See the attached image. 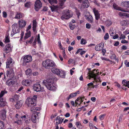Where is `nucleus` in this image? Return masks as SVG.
Listing matches in <instances>:
<instances>
[{"label":"nucleus","mask_w":129,"mask_h":129,"mask_svg":"<svg viewBox=\"0 0 129 129\" xmlns=\"http://www.w3.org/2000/svg\"><path fill=\"white\" fill-rule=\"evenodd\" d=\"M54 82V80L53 79L50 78L44 80L43 83L48 89L51 90H54L56 89V88L55 86Z\"/></svg>","instance_id":"obj_1"},{"label":"nucleus","mask_w":129,"mask_h":129,"mask_svg":"<svg viewBox=\"0 0 129 129\" xmlns=\"http://www.w3.org/2000/svg\"><path fill=\"white\" fill-rule=\"evenodd\" d=\"M42 63L43 66L47 69H50L51 67L56 66V64L54 62L49 59H47L44 61Z\"/></svg>","instance_id":"obj_2"},{"label":"nucleus","mask_w":129,"mask_h":129,"mask_svg":"<svg viewBox=\"0 0 129 129\" xmlns=\"http://www.w3.org/2000/svg\"><path fill=\"white\" fill-rule=\"evenodd\" d=\"M73 15L72 13L69 10H66L63 11L61 18L62 20L68 19L72 17Z\"/></svg>","instance_id":"obj_3"},{"label":"nucleus","mask_w":129,"mask_h":129,"mask_svg":"<svg viewBox=\"0 0 129 129\" xmlns=\"http://www.w3.org/2000/svg\"><path fill=\"white\" fill-rule=\"evenodd\" d=\"M12 29L11 32V36L12 37L15 34L18 33L20 32V30L19 29V28L17 26L16 24H14L12 26Z\"/></svg>","instance_id":"obj_4"},{"label":"nucleus","mask_w":129,"mask_h":129,"mask_svg":"<svg viewBox=\"0 0 129 129\" xmlns=\"http://www.w3.org/2000/svg\"><path fill=\"white\" fill-rule=\"evenodd\" d=\"M95 71V69L93 70L92 71H90V72L88 73L89 74V76L90 78H93L94 80H96V79L98 76V75H99V70H96V73H95L94 71Z\"/></svg>","instance_id":"obj_5"},{"label":"nucleus","mask_w":129,"mask_h":129,"mask_svg":"<svg viewBox=\"0 0 129 129\" xmlns=\"http://www.w3.org/2000/svg\"><path fill=\"white\" fill-rule=\"evenodd\" d=\"M35 102L34 101L33 99L31 98H27L26 101V103L27 106L29 107H32L36 106Z\"/></svg>","instance_id":"obj_6"},{"label":"nucleus","mask_w":129,"mask_h":129,"mask_svg":"<svg viewBox=\"0 0 129 129\" xmlns=\"http://www.w3.org/2000/svg\"><path fill=\"white\" fill-rule=\"evenodd\" d=\"M32 60V57L30 55H28L24 56L23 58V65H25L27 63L30 62Z\"/></svg>","instance_id":"obj_7"},{"label":"nucleus","mask_w":129,"mask_h":129,"mask_svg":"<svg viewBox=\"0 0 129 129\" xmlns=\"http://www.w3.org/2000/svg\"><path fill=\"white\" fill-rule=\"evenodd\" d=\"M33 88L34 91L37 92L43 91L44 89L43 87H41L40 84L39 83H36L34 85Z\"/></svg>","instance_id":"obj_8"},{"label":"nucleus","mask_w":129,"mask_h":129,"mask_svg":"<svg viewBox=\"0 0 129 129\" xmlns=\"http://www.w3.org/2000/svg\"><path fill=\"white\" fill-rule=\"evenodd\" d=\"M34 6L36 11H38L42 7V4L40 1L37 0L35 2Z\"/></svg>","instance_id":"obj_9"},{"label":"nucleus","mask_w":129,"mask_h":129,"mask_svg":"<svg viewBox=\"0 0 129 129\" xmlns=\"http://www.w3.org/2000/svg\"><path fill=\"white\" fill-rule=\"evenodd\" d=\"M6 111L4 109H3L0 111V117L3 120H5L6 118Z\"/></svg>","instance_id":"obj_10"},{"label":"nucleus","mask_w":129,"mask_h":129,"mask_svg":"<svg viewBox=\"0 0 129 129\" xmlns=\"http://www.w3.org/2000/svg\"><path fill=\"white\" fill-rule=\"evenodd\" d=\"M20 117L19 116L18 114H16L14 120H16L14 121V123H16L18 125H20L21 124V121L20 120Z\"/></svg>","instance_id":"obj_11"},{"label":"nucleus","mask_w":129,"mask_h":129,"mask_svg":"<svg viewBox=\"0 0 129 129\" xmlns=\"http://www.w3.org/2000/svg\"><path fill=\"white\" fill-rule=\"evenodd\" d=\"M89 5V2L88 0H85L81 6V9L83 10L85 8H88Z\"/></svg>","instance_id":"obj_12"},{"label":"nucleus","mask_w":129,"mask_h":129,"mask_svg":"<svg viewBox=\"0 0 129 129\" xmlns=\"http://www.w3.org/2000/svg\"><path fill=\"white\" fill-rule=\"evenodd\" d=\"M13 59L11 58H9L7 60L6 62L7 68H10V66H12L13 64Z\"/></svg>","instance_id":"obj_13"},{"label":"nucleus","mask_w":129,"mask_h":129,"mask_svg":"<svg viewBox=\"0 0 129 129\" xmlns=\"http://www.w3.org/2000/svg\"><path fill=\"white\" fill-rule=\"evenodd\" d=\"M104 47V43H101L96 45L95 47V49L97 51H100L103 49Z\"/></svg>","instance_id":"obj_14"},{"label":"nucleus","mask_w":129,"mask_h":129,"mask_svg":"<svg viewBox=\"0 0 129 129\" xmlns=\"http://www.w3.org/2000/svg\"><path fill=\"white\" fill-rule=\"evenodd\" d=\"M14 72L12 69H10L9 70H8L7 71L6 75L7 77H13L14 75Z\"/></svg>","instance_id":"obj_15"},{"label":"nucleus","mask_w":129,"mask_h":129,"mask_svg":"<svg viewBox=\"0 0 129 129\" xmlns=\"http://www.w3.org/2000/svg\"><path fill=\"white\" fill-rule=\"evenodd\" d=\"M113 7L114 8L117 10H120L123 12H129V11H127L124 10V9H123L122 8L119 7H118V6L115 3H114L113 4Z\"/></svg>","instance_id":"obj_16"},{"label":"nucleus","mask_w":129,"mask_h":129,"mask_svg":"<svg viewBox=\"0 0 129 129\" xmlns=\"http://www.w3.org/2000/svg\"><path fill=\"white\" fill-rule=\"evenodd\" d=\"M18 23L19 26L21 27H25L26 24V21L22 19L19 20Z\"/></svg>","instance_id":"obj_17"},{"label":"nucleus","mask_w":129,"mask_h":129,"mask_svg":"<svg viewBox=\"0 0 129 129\" xmlns=\"http://www.w3.org/2000/svg\"><path fill=\"white\" fill-rule=\"evenodd\" d=\"M11 50V45L10 44L7 45L4 48V51L6 53L9 52Z\"/></svg>","instance_id":"obj_18"},{"label":"nucleus","mask_w":129,"mask_h":129,"mask_svg":"<svg viewBox=\"0 0 129 129\" xmlns=\"http://www.w3.org/2000/svg\"><path fill=\"white\" fill-rule=\"evenodd\" d=\"M93 11L95 16V19L98 20L100 18V14L98 11L95 8L93 9Z\"/></svg>","instance_id":"obj_19"},{"label":"nucleus","mask_w":129,"mask_h":129,"mask_svg":"<svg viewBox=\"0 0 129 129\" xmlns=\"http://www.w3.org/2000/svg\"><path fill=\"white\" fill-rule=\"evenodd\" d=\"M40 114L39 113H33L32 116L31 120L33 122L36 123L37 122V116Z\"/></svg>","instance_id":"obj_20"},{"label":"nucleus","mask_w":129,"mask_h":129,"mask_svg":"<svg viewBox=\"0 0 129 129\" xmlns=\"http://www.w3.org/2000/svg\"><path fill=\"white\" fill-rule=\"evenodd\" d=\"M22 103L23 101L21 100L17 101L15 105L16 108L17 109L20 108L21 107Z\"/></svg>","instance_id":"obj_21"},{"label":"nucleus","mask_w":129,"mask_h":129,"mask_svg":"<svg viewBox=\"0 0 129 129\" xmlns=\"http://www.w3.org/2000/svg\"><path fill=\"white\" fill-rule=\"evenodd\" d=\"M79 91H77L75 93H71L67 98V100L68 101L70 99L75 96L77 94H79Z\"/></svg>","instance_id":"obj_22"},{"label":"nucleus","mask_w":129,"mask_h":129,"mask_svg":"<svg viewBox=\"0 0 129 129\" xmlns=\"http://www.w3.org/2000/svg\"><path fill=\"white\" fill-rule=\"evenodd\" d=\"M52 72L54 74H55L58 75L61 72V70H59L56 68H53L51 70Z\"/></svg>","instance_id":"obj_23"},{"label":"nucleus","mask_w":129,"mask_h":129,"mask_svg":"<svg viewBox=\"0 0 129 129\" xmlns=\"http://www.w3.org/2000/svg\"><path fill=\"white\" fill-rule=\"evenodd\" d=\"M15 83L14 81L13 80H12L11 79H9L6 81V85L8 86H11L13 85Z\"/></svg>","instance_id":"obj_24"},{"label":"nucleus","mask_w":129,"mask_h":129,"mask_svg":"<svg viewBox=\"0 0 129 129\" xmlns=\"http://www.w3.org/2000/svg\"><path fill=\"white\" fill-rule=\"evenodd\" d=\"M7 102L6 101L4 100L3 98H1L0 99V107H3L6 105Z\"/></svg>","instance_id":"obj_25"},{"label":"nucleus","mask_w":129,"mask_h":129,"mask_svg":"<svg viewBox=\"0 0 129 129\" xmlns=\"http://www.w3.org/2000/svg\"><path fill=\"white\" fill-rule=\"evenodd\" d=\"M85 18L88 21L91 23H92L93 22V18L91 15H89L88 16H85Z\"/></svg>","instance_id":"obj_26"},{"label":"nucleus","mask_w":129,"mask_h":129,"mask_svg":"<svg viewBox=\"0 0 129 129\" xmlns=\"http://www.w3.org/2000/svg\"><path fill=\"white\" fill-rule=\"evenodd\" d=\"M31 81L29 80H23L22 82V84L23 85L26 86H29Z\"/></svg>","instance_id":"obj_27"},{"label":"nucleus","mask_w":129,"mask_h":129,"mask_svg":"<svg viewBox=\"0 0 129 129\" xmlns=\"http://www.w3.org/2000/svg\"><path fill=\"white\" fill-rule=\"evenodd\" d=\"M121 4L123 7L127 8H129V1H123L122 2Z\"/></svg>","instance_id":"obj_28"},{"label":"nucleus","mask_w":129,"mask_h":129,"mask_svg":"<svg viewBox=\"0 0 129 129\" xmlns=\"http://www.w3.org/2000/svg\"><path fill=\"white\" fill-rule=\"evenodd\" d=\"M56 120L57 121L56 122L57 124H58L62 123L63 121V119L61 117L58 116L56 118Z\"/></svg>","instance_id":"obj_29"},{"label":"nucleus","mask_w":129,"mask_h":129,"mask_svg":"<svg viewBox=\"0 0 129 129\" xmlns=\"http://www.w3.org/2000/svg\"><path fill=\"white\" fill-rule=\"evenodd\" d=\"M122 83L123 85L129 88V81H127L126 80H123L122 81Z\"/></svg>","instance_id":"obj_30"},{"label":"nucleus","mask_w":129,"mask_h":129,"mask_svg":"<svg viewBox=\"0 0 129 129\" xmlns=\"http://www.w3.org/2000/svg\"><path fill=\"white\" fill-rule=\"evenodd\" d=\"M51 11L53 12L56 11L58 9V6H50Z\"/></svg>","instance_id":"obj_31"},{"label":"nucleus","mask_w":129,"mask_h":129,"mask_svg":"<svg viewBox=\"0 0 129 129\" xmlns=\"http://www.w3.org/2000/svg\"><path fill=\"white\" fill-rule=\"evenodd\" d=\"M33 31L35 32L36 30V28L37 26V23L36 20H34L33 22Z\"/></svg>","instance_id":"obj_32"},{"label":"nucleus","mask_w":129,"mask_h":129,"mask_svg":"<svg viewBox=\"0 0 129 129\" xmlns=\"http://www.w3.org/2000/svg\"><path fill=\"white\" fill-rule=\"evenodd\" d=\"M22 17V15L21 13H17L16 15L15 18V19H20Z\"/></svg>","instance_id":"obj_33"},{"label":"nucleus","mask_w":129,"mask_h":129,"mask_svg":"<svg viewBox=\"0 0 129 129\" xmlns=\"http://www.w3.org/2000/svg\"><path fill=\"white\" fill-rule=\"evenodd\" d=\"M61 72L58 75V76H60V77L62 78H64L65 76V73L64 72L62 71V70L61 71Z\"/></svg>","instance_id":"obj_34"},{"label":"nucleus","mask_w":129,"mask_h":129,"mask_svg":"<svg viewBox=\"0 0 129 129\" xmlns=\"http://www.w3.org/2000/svg\"><path fill=\"white\" fill-rule=\"evenodd\" d=\"M110 58L111 59H114L117 62H118V60L117 58H116V55L115 54H112V55L110 56Z\"/></svg>","instance_id":"obj_35"},{"label":"nucleus","mask_w":129,"mask_h":129,"mask_svg":"<svg viewBox=\"0 0 129 129\" xmlns=\"http://www.w3.org/2000/svg\"><path fill=\"white\" fill-rule=\"evenodd\" d=\"M84 98L85 97L84 96L81 97L80 98H78L75 101V103L76 104V106L78 104V103L77 102V101H79L80 100H82H82H83V99H84Z\"/></svg>","instance_id":"obj_36"},{"label":"nucleus","mask_w":129,"mask_h":129,"mask_svg":"<svg viewBox=\"0 0 129 129\" xmlns=\"http://www.w3.org/2000/svg\"><path fill=\"white\" fill-rule=\"evenodd\" d=\"M51 4H56L57 3V0H47Z\"/></svg>","instance_id":"obj_37"},{"label":"nucleus","mask_w":129,"mask_h":129,"mask_svg":"<svg viewBox=\"0 0 129 129\" xmlns=\"http://www.w3.org/2000/svg\"><path fill=\"white\" fill-rule=\"evenodd\" d=\"M31 54L33 55H35L37 54H38V52L35 49L32 50L31 52Z\"/></svg>","instance_id":"obj_38"},{"label":"nucleus","mask_w":129,"mask_h":129,"mask_svg":"<svg viewBox=\"0 0 129 129\" xmlns=\"http://www.w3.org/2000/svg\"><path fill=\"white\" fill-rule=\"evenodd\" d=\"M30 36V32L29 31V32L26 34L24 38V40H26L28 37Z\"/></svg>","instance_id":"obj_39"},{"label":"nucleus","mask_w":129,"mask_h":129,"mask_svg":"<svg viewBox=\"0 0 129 129\" xmlns=\"http://www.w3.org/2000/svg\"><path fill=\"white\" fill-rule=\"evenodd\" d=\"M120 24L122 26H126L127 24V22L126 20H123L120 22Z\"/></svg>","instance_id":"obj_40"},{"label":"nucleus","mask_w":129,"mask_h":129,"mask_svg":"<svg viewBox=\"0 0 129 129\" xmlns=\"http://www.w3.org/2000/svg\"><path fill=\"white\" fill-rule=\"evenodd\" d=\"M31 70L29 68L28 69L25 71V73L26 75H30L31 73Z\"/></svg>","instance_id":"obj_41"},{"label":"nucleus","mask_w":129,"mask_h":129,"mask_svg":"<svg viewBox=\"0 0 129 129\" xmlns=\"http://www.w3.org/2000/svg\"><path fill=\"white\" fill-rule=\"evenodd\" d=\"M105 24L107 26H109L111 24L112 22L110 20H108L106 21Z\"/></svg>","instance_id":"obj_42"},{"label":"nucleus","mask_w":129,"mask_h":129,"mask_svg":"<svg viewBox=\"0 0 129 129\" xmlns=\"http://www.w3.org/2000/svg\"><path fill=\"white\" fill-rule=\"evenodd\" d=\"M31 4L30 2H27L25 4L24 6L25 7L28 8L30 7Z\"/></svg>","instance_id":"obj_43"},{"label":"nucleus","mask_w":129,"mask_h":129,"mask_svg":"<svg viewBox=\"0 0 129 129\" xmlns=\"http://www.w3.org/2000/svg\"><path fill=\"white\" fill-rule=\"evenodd\" d=\"M87 43L86 40L83 39H82L80 43L82 45H85Z\"/></svg>","instance_id":"obj_44"},{"label":"nucleus","mask_w":129,"mask_h":129,"mask_svg":"<svg viewBox=\"0 0 129 129\" xmlns=\"http://www.w3.org/2000/svg\"><path fill=\"white\" fill-rule=\"evenodd\" d=\"M7 92L6 91H2L0 93V98H2V97L3 96L5 93H6Z\"/></svg>","instance_id":"obj_45"},{"label":"nucleus","mask_w":129,"mask_h":129,"mask_svg":"<svg viewBox=\"0 0 129 129\" xmlns=\"http://www.w3.org/2000/svg\"><path fill=\"white\" fill-rule=\"evenodd\" d=\"M5 42L6 43H8L10 42V40L9 39V36H7L5 39Z\"/></svg>","instance_id":"obj_46"},{"label":"nucleus","mask_w":129,"mask_h":129,"mask_svg":"<svg viewBox=\"0 0 129 129\" xmlns=\"http://www.w3.org/2000/svg\"><path fill=\"white\" fill-rule=\"evenodd\" d=\"M4 125V122L0 120V129H2Z\"/></svg>","instance_id":"obj_47"},{"label":"nucleus","mask_w":129,"mask_h":129,"mask_svg":"<svg viewBox=\"0 0 129 129\" xmlns=\"http://www.w3.org/2000/svg\"><path fill=\"white\" fill-rule=\"evenodd\" d=\"M60 2V5L61 6H63L64 2L66 1V0H59Z\"/></svg>","instance_id":"obj_48"},{"label":"nucleus","mask_w":129,"mask_h":129,"mask_svg":"<svg viewBox=\"0 0 129 129\" xmlns=\"http://www.w3.org/2000/svg\"><path fill=\"white\" fill-rule=\"evenodd\" d=\"M109 37V34L108 33H106L104 36V38L105 40H107Z\"/></svg>","instance_id":"obj_49"},{"label":"nucleus","mask_w":129,"mask_h":129,"mask_svg":"<svg viewBox=\"0 0 129 129\" xmlns=\"http://www.w3.org/2000/svg\"><path fill=\"white\" fill-rule=\"evenodd\" d=\"M33 39H34L33 37H32L31 38V39H30V40L27 41L26 42V43H27V44L28 43H32V41L33 40Z\"/></svg>","instance_id":"obj_50"},{"label":"nucleus","mask_w":129,"mask_h":129,"mask_svg":"<svg viewBox=\"0 0 129 129\" xmlns=\"http://www.w3.org/2000/svg\"><path fill=\"white\" fill-rule=\"evenodd\" d=\"M70 28L72 30H73L75 28V26L74 25H73V24H70Z\"/></svg>","instance_id":"obj_51"},{"label":"nucleus","mask_w":129,"mask_h":129,"mask_svg":"<svg viewBox=\"0 0 129 129\" xmlns=\"http://www.w3.org/2000/svg\"><path fill=\"white\" fill-rule=\"evenodd\" d=\"M93 3L97 5V6L98 7L100 6V4L96 0H95L94 2Z\"/></svg>","instance_id":"obj_52"},{"label":"nucleus","mask_w":129,"mask_h":129,"mask_svg":"<svg viewBox=\"0 0 129 129\" xmlns=\"http://www.w3.org/2000/svg\"><path fill=\"white\" fill-rule=\"evenodd\" d=\"M31 107V108L30 109V110L32 112H36V111H35L36 108L35 107H34V106Z\"/></svg>","instance_id":"obj_53"},{"label":"nucleus","mask_w":129,"mask_h":129,"mask_svg":"<svg viewBox=\"0 0 129 129\" xmlns=\"http://www.w3.org/2000/svg\"><path fill=\"white\" fill-rule=\"evenodd\" d=\"M58 44L59 47L61 49L63 50V48L62 47V45L61 43V42L59 41L58 42Z\"/></svg>","instance_id":"obj_54"},{"label":"nucleus","mask_w":129,"mask_h":129,"mask_svg":"<svg viewBox=\"0 0 129 129\" xmlns=\"http://www.w3.org/2000/svg\"><path fill=\"white\" fill-rule=\"evenodd\" d=\"M105 116V115L104 114H102L100 115L99 117V118L101 120H103L104 118V117Z\"/></svg>","instance_id":"obj_55"},{"label":"nucleus","mask_w":129,"mask_h":129,"mask_svg":"<svg viewBox=\"0 0 129 129\" xmlns=\"http://www.w3.org/2000/svg\"><path fill=\"white\" fill-rule=\"evenodd\" d=\"M93 125L92 122H90L89 123V126L90 129H93Z\"/></svg>","instance_id":"obj_56"},{"label":"nucleus","mask_w":129,"mask_h":129,"mask_svg":"<svg viewBox=\"0 0 129 129\" xmlns=\"http://www.w3.org/2000/svg\"><path fill=\"white\" fill-rule=\"evenodd\" d=\"M82 50V49H79L76 52L75 54H78L79 52L81 53V52Z\"/></svg>","instance_id":"obj_57"},{"label":"nucleus","mask_w":129,"mask_h":129,"mask_svg":"<svg viewBox=\"0 0 129 129\" xmlns=\"http://www.w3.org/2000/svg\"><path fill=\"white\" fill-rule=\"evenodd\" d=\"M124 63L126 67H129V62H128L127 60H125V61Z\"/></svg>","instance_id":"obj_58"},{"label":"nucleus","mask_w":129,"mask_h":129,"mask_svg":"<svg viewBox=\"0 0 129 129\" xmlns=\"http://www.w3.org/2000/svg\"><path fill=\"white\" fill-rule=\"evenodd\" d=\"M86 27L87 29H89L91 27V24L89 23H87L86 24Z\"/></svg>","instance_id":"obj_59"},{"label":"nucleus","mask_w":129,"mask_h":129,"mask_svg":"<svg viewBox=\"0 0 129 129\" xmlns=\"http://www.w3.org/2000/svg\"><path fill=\"white\" fill-rule=\"evenodd\" d=\"M17 96H14V98H11L10 99V100L12 102H13L15 101V97H17Z\"/></svg>","instance_id":"obj_60"},{"label":"nucleus","mask_w":129,"mask_h":129,"mask_svg":"<svg viewBox=\"0 0 129 129\" xmlns=\"http://www.w3.org/2000/svg\"><path fill=\"white\" fill-rule=\"evenodd\" d=\"M37 98V95H34L32 98H31L32 99H33V100L35 102H36V99Z\"/></svg>","instance_id":"obj_61"},{"label":"nucleus","mask_w":129,"mask_h":129,"mask_svg":"<svg viewBox=\"0 0 129 129\" xmlns=\"http://www.w3.org/2000/svg\"><path fill=\"white\" fill-rule=\"evenodd\" d=\"M101 59L102 60H105L108 61H110V60L109 59H108L106 58L102 57H101Z\"/></svg>","instance_id":"obj_62"},{"label":"nucleus","mask_w":129,"mask_h":129,"mask_svg":"<svg viewBox=\"0 0 129 129\" xmlns=\"http://www.w3.org/2000/svg\"><path fill=\"white\" fill-rule=\"evenodd\" d=\"M3 16L4 18H6L7 17V14L5 11H3Z\"/></svg>","instance_id":"obj_63"},{"label":"nucleus","mask_w":129,"mask_h":129,"mask_svg":"<svg viewBox=\"0 0 129 129\" xmlns=\"http://www.w3.org/2000/svg\"><path fill=\"white\" fill-rule=\"evenodd\" d=\"M76 125L78 127H80V126H81V124L79 122H76Z\"/></svg>","instance_id":"obj_64"}]
</instances>
